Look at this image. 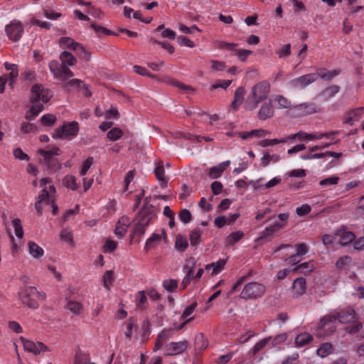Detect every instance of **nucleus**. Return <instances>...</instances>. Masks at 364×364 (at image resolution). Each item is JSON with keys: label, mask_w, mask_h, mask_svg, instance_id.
<instances>
[{"label": "nucleus", "mask_w": 364, "mask_h": 364, "mask_svg": "<svg viewBox=\"0 0 364 364\" xmlns=\"http://www.w3.org/2000/svg\"><path fill=\"white\" fill-rule=\"evenodd\" d=\"M53 97L51 90L44 87L41 85L36 84L31 88V107L28 112H26V118L29 120H33L36 117L43 111V103L48 102Z\"/></svg>", "instance_id": "1"}, {"label": "nucleus", "mask_w": 364, "mask_h": 364, "mask_svg": "<svg viewBox=\"0 0 364 364\" xmlns=\"http://www.w3.org/2000/svg\"><path fill=\"white\" fill-rule=\"evenodd\" d=\"M355 318V311L348 308L342 312L325 316L320 321L319 328L323 333H318V336H327L332 333L336 329V323H348L352 322Z\"/></svg>", "instance_id": "2"}, {"label": "nucleus", "mask_w": 364, "mask_h": 364, "mask_svg": "<svg viewBox=\"0 0 364 364\" xmlns=\"http://www.w3.org/2000/svg\"><path fill=\"white\" fill-rule=\"evenodd\" d=\"M40 186L43 187L41 193L38 195L35 203V208L38 214L42 213L43 207L49 205H52L53 213L55 215L58 212V206L54 203V195L55 188L50 184V181L48 178H43L40 181Z\"/></svg>", "instance_id": "3"}, {"label": "nucleus", "mask_w": 364, "mask_h": 364, "mask_svg": "<svg viewBox=\"0 0 364 364\" xmlns=\"http://www.w3.org/2000/svg\"><path fill=\"white\" fill-rule=\"evenodd\" d=\"M269 88V84L265 81L259 82L253 86L250 94L247 97L245 108L250 111L256 109L258 104L267 97Z\"/></svg>", "instance_id": "4"}, {"label": "nucleus", "mask_w": 364, "mask_h": 364, "mask_svg": "<svg viewBox=\"0 0 364 364\" xmlns=\"http://www.w3.org/2000/svg\"><path fill=\"white\" fill-rule=\"evenodd\" d=\"M49 68L54 77L61 80L66 87H78L82 82L78 79H70L74 75L73 72L65 66H58L56 60L50 62Z\"/></svg>", "instance_id": "5"}, {"label": "nucleus", "mask_w": 364, "mask_h": 364, "mask_svg": "<svg viewBox=\"0 0 364 364\" xmlns=\"http://www.w3.org/2000/svg\"><path fill=\"white\" fill-rule=\"evenodd\" d=\"M18 295L21 302L32 309H36L38 306L36 298L41 300L46 298V294L38 291L34 287L25 286L18 292Z\"/></svg>", "instance_id": "6"}, {"label": "nucleus", "mask_w": 364, "mask_h": 364, "mask_svg": "<svg viewBox=\"0 0 364 364\" xmlns=\"http://www.w3.org/2000/svg\"><path fill=\"white\" fill-rule=\"evenodd\" d=\"M265 287L258 282H250L247 284L241 294L240 298L245 299H256L261 297L265 292Z\"/></svg>", "instance_id": "7"}, {"label": "nucleus", "mask_w": 364, "mask_h": 364, "mask_svg": "<svg viewBox=\"0 0 364 364\" xmlns=\"http://www.w3.org/2000/svg\"><path fill=\"white\" fill-rule=\"evenodd\" d=\"M61 48L73 50L78 52L82 57L87 60L90 58V52L86 50L84 46L75 42L73 38L69 37H63L59 41Z\"/></svg>", "instance_id": "8"}, {"label": "nucleus", "mask_w": 364, "mask_h": 364, "mask_svg": "<svg viewBox=\"0 0 364 364\" xmlns=\"http://www.w3.org/2000/svg\"><path fill=\"white\" fill-rule=\"evenodd\" d=\"M79 131V126L77 122H71L64 124L56 129L53 134L54 138L65 139L76 136Z\"/></svg>", "instance_id": "9"}, {"label": "nucleus", "mask_w": 364, "mask_h": 364, "mask_svg": "<svg viewBox=\"0 0 364 364\" xmlns=\"http://www.w3.org/2000/svg\"><path fill=\"white\" fill-rule=\"evenodd\" d=\"M317 75L315 73H310L294 78L288 82V86L291 89L302 90L316 81Z\"/></svg>", "instance_id": "10"}, {"label": "nucleus", "mask_w": 364, "mask_h": 364, "mask_svg": "<svg viewBox=\"0 0 364 364\" xmlns=\"http://www.w3.org/2000/svg\"><path fill=\"white\" fill-rule=\"evenodd\" d=\"M5 31L9 39L18 41L23 34V27L20 21L14 20L6 26Z\"/></svg>", "instance_id": "11"}, {"label": "nucleus", "mask_w": 364, "mask_h": 364, "mask_svg": "<svg viewBox=\"0 0 364 364\" xmlns=\"http://www.w3.org/2000/svg\"><path fill=\"white\" fill-rule=\"evenodd\" d=\"M156 217L154 209L151 206L143 208L139 213L136 222L140 225L147 227L148 225Z\"/></svg>", "instance_id": "12"}, {"label": "nucleus", "mask_w": 364, "mask_h": 364, "mask_svg": "<svg viewBox=\"0 0 364 364\" xmlns=\"http://www.w3.org/2000/svg\"><path fill=\"white\" fill-rule=\"evenodd\" d=\"M20 341H21L23 349L29 353H32L35 355L39 354L41 352L46 350V346L41 342H34L30 340H27L25 338L21 336Z\"/></svg>", "instance_id": "13"}, {"label": "nucleus", "mask_w": 364, "mask_h": 364, "mask_svg": "<svg viewBox=\"0 0 364 364\" xmlns=\"http://www.w3.org/2000/svg\"><path fill=\"white\" fill-rule=\"evenodd\" d=\"M166 240V233L164 230H162L160 233L154 232L146 241L144 245V250L149 251L156 247V245L161 240Z\"/></svg>", "instance_id": "14"}, {"label": "nucleus", "mask_w": 364, "mask_h": 364, "mask_svg": "<svg viewBox=\"0 0 364 364\" xmlns=\"http://www.w3.org/2000/svg\"><path fill=\"white\" fill-rule=\"evenodd\" d=\"M188 347V342L186 340L178 342H171L166 346L168 355H173L182 353Z\"/></svg>", "instance_id": "15"}, {"label": "nucleus", "mask_w": 364, "mask_h": 364, "mask_svg": "<svg viewBox=\"0 0 364 364\" xmlns=\"http://www.w3.org/2000/svg\"><path fill=\"white\" fill-rule=\"evenodd\" d=\"M129 225L130 219L128 217L122 216L120 218L114 229L115 235L119 238L124 237L127 232Z\"/></svg>", "instance_id": "16"}, {"label": "nucleus", "mask_w": 364, "mask_h": 364, "mask_svg": "<svg viewBox=\"0 0 364 364\" xmlns=\"http://www.w3.org/2000/svg\"><path fill=\"white\" fill-rule=\"evenodd\" d=\"M196 306H197L196 302H193V303L191 304L189 306H188L183 310V312L182 315L181 316V318L184 319V321L180 325L174 324V328L176 330L181 329L182 328H183V326L186 323H188L189 321H191L193 318V317H189V316L194 312Z\"/></svg>", "instance_id": "17"}, {"label": "nucleus", "mask_w": 364, "mask_h": 364, "mask_svg": "<svg viewBox=\"0 0 364 364\" xmlns=\"http://www.w3.org/2000/svg\"><path fill=\"white\" fill-rule=\"evenodd\" d=\"M230 164V161L227 160L223 162L218 164L217 166H213L209 169L208 176L211 178H220L223 171L228 167Z\"/></svg>", "instance_id": "18"}, {"label": "nucleus", "mask_w": 364, "mask_h": 364, "mask_svg": "<svg viewBox=\"0 0 364 364\" xmlns=\"http://www.w3.org/2000/svg\"><path fill=\"white\" fill-rule=\"evenodd\" d=\"M284 227V223H279L275 220L271 225L267 227L261 233L259 239L266 238L273 235L275 232Z\"/></svg>", "instance_id": "19"}, {"label": "nucleus", "mask_w": 364, "mask_h": 364, "mask_svg": "<svg viewBox=\"0 0 364 364\" xmlns=\"http://www.w3.org/2000/svg\"><path fill=\"white\" fill-rule=\"evenodd\" d=\"M226 263V259H219L216 262L206 264L205 269L207 271L211 270V275H217L224 269Z\"/></svg>", "instance_id": "20"}, {"label": "nucleus", "mask_w": 364, "mask_h": 364, "mask_svg": "<svg viewBox=\"0 0 364 364\" xmlns=\"http://www.w3.org/2000/svg\"><path fill=\"white\" fill-rule=\"evenodd\" d=\"M293 109L299 115L310 114L316 111V107L313 103H302L294 106Z\"/></svg>", "instance_id": "21"}, {"label": "nucleus", "mask_w": 364, "mask_h": 364, "mask_svg": "<svg viewBox=\"0 0 364 364\" xmlns=\"http://www.w3.org/2000/svg\"><path fill=\"white\" fill-rule=\"evenodd\" d=\"M154 173L159 181L161 183V186H166L168 179L165 176L164 165L162 161H158L155 164Z\"/></svg>", "instance_id": "22"}, {"label": "nucleus", "mask_w": 364, "mask_h": 364, "mask_svg": "<svg viewBox=\"0 0 364 364\" xmlns=\"http://www.w3.org/2000/svg\"><path fill=\"white\" fill-rule=\"evenodd\" d=\"M337 235L340 237V243L345 246L353 241L355 235L353 232L348 231L346 228H341L338 230Z\"/></svg>", "instance_id": "23"}, {"label": "nucleus", "mask_w": 364, "mask_h": 364, "mask_svg": "<svg viewBox=\"0 0 364 364\" xmlns=\"http://www.w3.org/2000/svg\"><path fill=\"white\" fill-rule=\"evenodd\" d=\"M364 107H358L349 112L345 119V123L353 125L355 122L359 121L362 118Z\"/></svg>", "instance_id": "24"}, {"label": "nucleus", "mask_w": 364, "mask_h": 364, "mask_svg": "<svg viewBox=\"0 0 364 364\" xmlns=\"http://www.w3.org/2000/svg\"><path fill=\"white\" fill-rule=\"evenodd\" d=\"M146 226L140 225L136 222L134 230L131 234L132 242L139 243L146 232Z\"/></svg>", "instance_id": "25"}, {"label": "nucleus", "mask_w": 364, "mask_h": 364, "mask_svg": "<svg viewBox=\"0 0 364 364\" xmlns=\"http://www.w3.org/2000/svg\"><path fill=\"white\" fill-rule=\"evenodd\" d=\"M274 115V108L271 103H264L258 112L260 120H265Z\"/></svg>", "instance_id": "26"}, {"label": "nucleus", "mask_w": 364, "mask_h": 364, "mask_svg": "<svg viewBox=\"0 0 364 364\" xmlns=\"http://www.w3.org/2000/svg\"><path fill=\"white\" fill-rule=\"evenodd\" d=\"M173 333L171 329L163 330L157 336L154 350H156L159 349L166 341H167L168 339L171 338L173 336Z\"/></svg>", "instance_id": "27"}, {"label": "nucleus", "mask_w": 364, "mask_h": 364, "mask_svg": "<svg viewBox=\"0 0 364 364\" xmlns=\"http://www.w3.org/2000/svg\"><path fill=\"white\" fill-rule=\"evenodd\" d=\"M173 333L171 329L163 330L157 336L154 350H156L159 349L166 341H167L168 339L171 338L173 336Z\"/></svg>", "instance_id": "28"}, {"label": "nucleus", "mask_w": 364, "mask_h": 364, "mask_svg": "<svg viewBox=\"0 0 364 364\" xmlns=\"http://www.w3.org/2000/svg\"><path fill=\"white\" fill-rule=\"evenodd\" d=\"M28 252L33 258L38 259L43 256L44 250L36 242L29 241L28 242Z\"/></svg>", "instance_id": "29"}, {"label": "nucleus", "mask_w": 364, "mask_h": 364, "mask_svg": "<svg viewBox=\"0 0 364 364\" xmlns=\"http://www.w3.org/2000/svg\"><path fill=\"white\" fill-rule=\"evenodd\" d=\"M245 90L243 87H238L234 95V100L232 103V108L237 110L244 100Z\"/></svg>", "instance_id": "30"}, {"label": "nucleus", "mask_w": 364, "mask_h": 364, "mask_svg": "<svg viewBox=\"0 0 364 364\" xmlns=\"http://www.w3.org/2000/svg\"><path fill=\"white\" fill-rule=\"evenodd\" d=\"M115 277L114 272L112 270H107L102 276V283L105 289L107 291H110L111 287L113 285Z\"/></svg>", "instance_id": "31"}, {"label": "nucleus", "mask_w": 364, "mask_h": 364, "mask_svg": "<svg viewBox=\"0 0 364 364\" xmlns=\"http://www.w3.org/2000/svg\"><path fill=\"white\" fill-rule=\"evenodd\" d=\"M293 289L298 296L302 295L306 291V280L303 277L297 278L293 284Z\"/></svg>", "instance_id": "32"}, {"label": "nucleus", "mask_w": 364, "mask_h": 364, "mask_svg": "<svg viewBox=\"0 0 364 364\" xmlns=\"http://www.w3.org/2000/svg\"><path fill=\"white\" fill-rule=\"evenodd\" d=\"M67 308L74 315H79L82 312L83 305L79 301L68 300Z\"/></svg>", "instance_id": "33"}, {"label": "nucleus", "mask_w": 364, "mask_h": 364, "mask_svg": "<svg viewBox=\"0 0 364 364\" xmlns=\"http://www.w3.org/2000/svg\"><path fill=\"white\" fill-rule=\"evenodd\" d=\"M244 236V233L241 230H237L230 233L225 239V245L232 246L240 240Z\"/></svg>", "instance_id": "34"}, {"label": "nucleus", "mask_w": 364, "mask_h": 364, "mask_svg": "<svg viewBox=\"0 0 364 364\" xmlns=\"http://www.w3.org/2000/svg\"><path fill=\"white\" fill-rule=\"evenodd\" d=\"M312 341V336L307 333H301L295 338V346L297 348L303 347Z\"/></svg>", "instance_id": "35"}, {"label": "nucleus", "mask_w": 364, "mask_h": 364, "mask_svg": "<svg viewBox=\"0 0 364 364\" xmlns=\"http://www.w3.org/2000/svg\"><path fill=\"white\" fill-rule=\"evenodd\" d=\"M188 246L186 238L181 234L176 236L174 247L177 251L184 252Z\"/></svg>", "instance_id": "36"}, {"label": "nucleus", "mask_w": 364, "mask_h": 364, "mask_svg": "<svg viewBox=\"0 0 364 364\" xmlns=\"http://www.w3.org/2000/svg\"><path fill=\"white\" fill-rule=\"evenodd\" d=\"M60 59L62 62L61 66H65L68 68V66H72L75 65L76 63L75 58L69 52L63 51L60 56Z\"/></svg>", "instance_id": "37"}, {"label": "nucleus", "mask_w": 364, "mask_h": 364, "mask_svg": "<svg viewBox=\"0 0 364 364\" xmlns=\"http://www.w3.org/2000/svg\"><path fill=\"white\" fill-rule=\"evenodd\" d=\"M352 265V259L349 256L341 257L336 263V267L340 270H348Z\"/></svg>", "instance_id": "38"}, {"label": "nucleus", "mask_w": 364, "mask_h": 364, "mask_svg": "<svg viewBox=\"0 0 364 364\" xmlns=\"http://www.w3.org/2000/svg\"><path fill=\"white\" fill-rule=\"evenodd\" d=\"M299 140L304 141H311L314 140H321V135L318 134V132L307 133L303 131L298 132Z\"/></svg>", "instance_id": "39"}, {"label": "nucleus", "mask_w": 364, "mask_h": 364, "mask_svg": "<svg viewBox=\"0 0 364 364\" xmlns=\"http://www.w3.org/2000/svg\"><path fill=\"white\" fill-rule=\"evenodd\" d=\"M316 268L315 263L314 261H309L306 262L301 263L298 265L294 270H298L301 273L308 274L314 271Z\"/></svg>", "instance_id": "40"}, {"label": "nucleus", "mask_w": 364, "mask_h": 364, "mask_svg": "<svg viewBox=\"0 0 364 364\" xmlns=\"http://www.w3.org/2000/svg\"><path fill=\"white\" fill-rule=\"evenodd\" d=\"M38 152L40 155L43 156L44 159L48 163L52 160L53 156L59 154V149L57 147H53L48 151L41 149Z\"/></svg>", "instance_id": "41"}, {"label": "nucleus", "mask_w": 364, "mask_h": 364, "mask_svg": "<svg viewBox=\"0 0 364 364\" xmlns=\"http://www.w3.org/2000/svg\"><path fill=\"white\" fill-rule=\"evenodd\" d=\"M63 185L73 191H75L78 188V185L76 182V178L73 176L68 175L63 179Z\"/></svg>", "instance_id": "42"}, {"label": "nucleus", "mask_w": 364, "mask_h": 364, "mask_svg": "<svg viewBox=\"0 0 364 364\" xmlns=\"http://www.w3.org/2000/svg\"><path fill=\"white\" fill-rule=\"evenodd\" d=\"M156 31L161 32V36L165 38L174 39L176 33L170 29L164 27V25H160L157 27Z\"/></svg>", "instance_id": "43"}, {"label": "nucleus", "mask_w": 364, "mask_h": 364, "mask_svg": "<svg viewBox=\"0 0 364 364\" xmlns=\"http://www.w3.org/2000/svg\"><path fill=\"white\" fill-rule=\"evenodd\" d=\"M202 233L203 230L200 228H196L191 232L189 236L191 245L196 246L199 244Z\"/></svg>", "instance_id": "44"}, {"label": "nucleus", "mask_w": 364, "mask_h": 364, "mask_svg": "<svg viewBox=\"0 0 364 364\" xmlns=\"http://www.w3.org/2000/svg\"><path fill=\"white\" fill-rule=\"evenodd\" d=\"M340 178L337 176H331L326 178L322 179L319 182V186L321 187H329L336 186L338 183Z\"/></svg>", "instance_id": "45"}, {"label": "nucleus", "mask_w": 364, "mask_h": 364, "mask_svg": "<svg viewBox=\"0 0 364 364\" xmlns=\"http://www.w3.org/2000/svg\"><path fill=\"white\" fill-rule=\"evenodd\" d=\"M332 346L328 343H325L321 346L316 350V353L321 358H325L332 352Z\"/></svg>", "instance_id": "46"}, {"label": "nucleus", "mask_w": 364, "mask_h": 364, "mask_svg": "<svg viewBox=\"0 0 364 364\" xmlns=\"http://www.w3.org/2000/svg\"><path fill=\"white\" fill-rule=\"evenodd\" d=\"M338 74L339 71H337L336 70H327L321 69L318 72V75L321 77V78L326 80L332 79L333 77L337 76Z\"/></svg>", "instance_id": "47"}, {"label": "nucleus", "mask_w": 364, "mask_h": 364, "mask_svg": "<svg viewBox=\"0 0 364 364\" xmlns=\"http://www.w3.org/2000/svg\"><path fill=\"white\" fill-rule=\"evenodd\" d=\"M271 340V337H267L257 342L252 348L253 355L257 354L262 348H264Z\"/></svg>", "instance_id": "48"}, {"label": "nucleus", "mask_w": 364, "mask_h": 364, "mask_svg": "<svg viewBox=\"0 0 364 364\" xmlns=\"http://www.w3.org/2000/svg\"><path fill=\"white\" fill-rule=\"evenodd\" d=\"M12 225L14 228L15 235L18 238H22L23 236V228L21 225V220L18 218L12 220Z\"/></svg>", "instance_id": "49"}, {"label": "nucleus", "mask_w": 364, "mask_h": 364, "mask_svg": "<svg viewBox=\"0 0 364 364\" xmlns=\"http://www.w3.org/2000/svg\"><path fill=\"white\" fill-rule=\"evenodd\" d=\"M60 237L62 240L69 243L73 244V233L68 228H64L60 231Z\"/></svg>", "instance_id": "50"}, {"label": "nucleus", "mask_w": 364, "mask_h": 364, "mask_svg": "<svg viewBox=\"0 0 364 364\" xmlns=\"http://www.w3.org/2000/svg\"><path fill=\"white\" fill-rule=\"evenodd\" d=\"M210 63L213 71H223L226 69V64L223 61L212 60L210 61Z\"/></svg>", "instance_id": "51"}, {"label": "nucleus", "mask_w": 364, "mask_h": 364, "mask_svg": "<svg viewBox=\"0 0 364 364\" xmlns=\"http://www.w3.org/2000/svg\"><path fill=\"white\" fill-rule=\"evenodd\" d=\"M126 331L124 333L125 336L127 338H131L132 336V331L135 328V321L134 318H129L125 323Z\"/></svg>", "instance_id": "52"}, {"label": "nucleus", "mask_w": 364, "mask_h": 364, "mask_svg": "<svg viewBox=\"0 0 364 364\" xmlns=\"http://www.w3.org/2000/svg\"><path fill=\"white\" fill-rule=\"evenodd\" d=\"M340 90V88L337 85H332L326 89H325L323 92V95L326 98L333 97L336 94H337Z\"/></svg>", "instance_id": "53"}, {"label": "nucleus", "mask_w": 364, "mask_h": 364, "mask_svg": "<svg viewBox=\"0 0 364 364\" xmlns=\"http://www.w3.org/2000/svg\"><path fill=\"white\" fill-rule=\"evenodd\" d=\"M92 164H93V159L92 157L87 158L83 162V164L82 165V167H81V169H80V175L81 176H85L87 174L88 170L92 166Z\"/></svg>", "instance_id": "54"}, {"label": "nucleus", "mask_w": 364, "mask_h": 364, "mask_svg": "<svg viewBox=\"0 0 364 364\" xmlns=\"http://www.w3.org/2000/svg\"><path fill=\"white\" fill-rule=\"evenodd\" d=\"M122 135V132L119 128H113L107 133V137L111 141L118 140Z\"/></svg>", "instance_id": "55"}, {"label": "nucleus", "mask_w": 364, "mask_h": 364, "mask_svg": "<svg viewBox=\"0 0 364 364\" xmlns=\"http://www.w3.org/2000/svg\"><path fill=\"white\" fill-rule=\"evenodd\" d=\"M275 101H277L278 107L281 109L289 108L291 106L290 101L282 95L277 96L275 97Z\"/></svg>", "instance_id": "56"}, {"label": "nucleus", "mask_w": 364, "mask_h": 364, "mask_svg": "<svg viewBox=\"0 0 364 364\" xmlns=\"http://www.w3.org/2000/svg\"><path fill=\"white\" fill-rule=\"evenodd\" d=\"M311 210V207L309 204H303L296 208V213L299 217H303L309 214Z\"/></svg>", "instance_id": "57"}, {"label": "nucleus", "mask_w": 364, "mask_h": 364, "mask_svg": "<svg viewBox=\"0 0 364 364\" xmlns=\"http://www.w3.org/2000/svg\"><path fill=\"white\" fill-rule=\"evenodd\" d=\"M232 83L230 80H218L215 83L211 85L212 90H216L218 88L227 89Z\"/></svg>", "instance_id": "58"}, {"label": "nucleus", "mask_w": 364, "mask_h": 364, "mask_svg": "<svg viewBox=\"0 0 364 364\" xmlns=\"http://www.w3.org/2000/svg\"><path fill=\"white\" fill-rule=\"evenodd\" d=\"M136 304L138 307H143L146 302V296L144 291H139L135 297Z\"/></svg>", "instance_id": "59"}, {"label": "nucleus", "mask_w": 364, "mask_h": 364, "mask_svg": "<svg viewBox=\"0 0 364 364\" xmlns=\"http://www.w3.org/2000/svg\"><path fill=\"white\" fill-rule=\"evenodd\" d=\"M178 217L180 220L185 224L188 223L192 218L190 211L188 210L187 209H183L181 210Z\"/></svg>", "instance_id": "60"}, {"label": "nucleus", "mask_w": 364, "mask_h": 364, "mask_svg": "<svg viewBox=\"0 0 364 364\" xmlns=\"http://www.w3.org/2000/svg\"><path fill=\"white\" fill-rule=\"evenodd\" d=\"M134 71L142 76H148L149 77H154L155 75L154 74H151L149 73L145 68L139 66V65H134L133 67Z\"/></svg>", "instance_id": "61"}, {"label": "nucleus", "mask_w": 364, "mask_h": 364, "mask_svg": "<svg viewBox=\"0 0 364 364\" xmlns=\"http://www.w3.org/2000/svg\"><path fill=\"white\" fill-rule=\"evenodd\" d=\"M177 281L175 279L165 280L163 282L164 287L169 292L173 291L177 287Z\"/></svg>", "instance_id": "62"}, {"label": "nucleus", "mask_w": 364, "mask_h": 364, "mask_svg": "<svg viewBox=\"0 0 364 364\" xmlns=\"http://www.w3.org/2000/svg\"><path fill=\"white\" fill-rule=\"evenodd\" d=\"M41 120L45 126L49 127L54 124L56 117L53 114H47L42 116Z\"/></svg>", "instance_id": "63"}, {"label": "nucleus", "mask_w": 364, "mask_h": 364, "mask_svg": "<svg viewBox=\"0 0 364 364\" xmlns=\"http://www.w3.org/2000/svg\"><path fill=\"white\" fill-rule=\"evenodd\" d=\"M286 175L289 177L303 178L306 176V171L302 168L294 169L288 171Z\"/></svg>", "instance_id": "64"}]
</instances>
